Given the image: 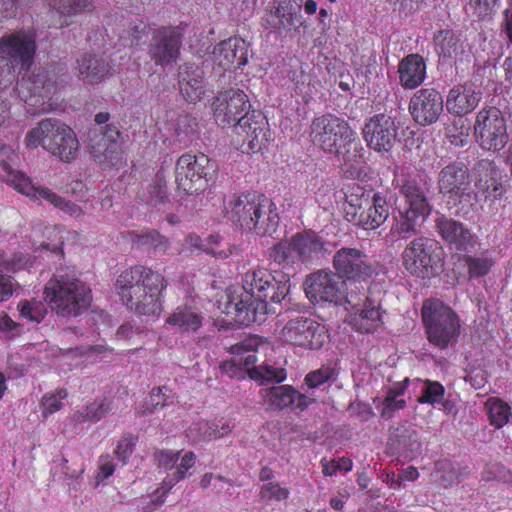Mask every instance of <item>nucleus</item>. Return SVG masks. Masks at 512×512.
<instances>
[{"label":"nucleus","instance_id":"nucleus-1","mask_svg":"<svg viewBox=\"0 0 512 512\" xmlns=\"http://www.w3.org/2000/svg\"><path fill=\"white\" fill-rule=\"evenodd\" d=\"M243 292L225 303L223 312L241 325L261 323L270 312L269 305L280 303L289 293L287 273L279 277L264 268L247 271L242 278Z\"/></svg>","mask_w":512,"mask_h":512},{"label":"nucleus","instance_id":"nucleus-2","mask_svg":"<svg viewBox=\"0 0 512 512\" xmlns=\"http://www.w3.org/2000/svg\"><path fill=\"white\" fill-rule=\"evenodd\" d=\"M121 301L141 315H158L162 311L160 295L166 288L164 277L150 268L135 266L123 271L116 281Z\"/></svg>","mask_w":512,"mask_h":512},{"label":"nucleus","instance_id":"nucleus-3","mask_svg":"<svg viewBox=\"0 0 512 512\" xmlns=\"http://www.w3.org/2000/svg\"><path fill=\"white\" fill-rule=\"evenodd\" d=\"M404 206L393 215L389 235L393 240H406L420 231L421 225L430 215L432 206L427 198L422 180L417 175H403L397 179Z\"/></svg>","mask_w":512,"mask_h":512},{"label":"nucleus","instance_id":"nucleus-4","mask_svg":"<svg viewBox=\"0 0 512 512\" xmlns=\"http://www.w3.org/2000/svg\"><path fill=\"white\" fill-rule=\"evenodd\" d=\"M44 296L52 311L62 317L80 315L92 301L90 288L67 273L55 274L45 285Z\"/></svg>","mask_w":512,"mask_h":512},{"label":"nucleus","instance_id":"nucleus-5","mask_svg":"<svg viewBox=\"0 0 512 512\" xmlns=\"http://www.w3.org/2000/svg\"><path fill=\"white\" fill-rule=\"evenodd\" d=\"M28 148L42 146L62 161L73 160L79 150L75 132L57 119H43L38 126L28 131L25 137Z\"/></svg>","mask_w":512,"mask_h":512},{"label":"nucleus","instance_id":"nucleus-6","mask_svg":"<svg viewBox=\"0 0 512 512\" xmlns=\"http://www.w3.org/2000/svg\"><path fill=\"white\" fill-rule=\"evenodd\" d=\"M440 193L448 195L450 209L454 214L465 217L474 207L476 195L471 186V175L467 165L454 161L443 167L438 173Z\"/></svg>","mask_w":512,"mask_h":512},{"label":"nucleus","instance_id":"nucleus-7","mask_svg":"<svg viewBox=\"0 0 512 512\" xmlns=\"http://www.w3.org/2000/svg\"><path fill=\"white\" fill-rule=\"evenodd\" d=\"M57 89V74L52 69H38L24 75L16 84L19 98L25 103L26 113L32 116L53 110V94Z\"/></svg>","mask_w":512,"mask_h":512},{"label":"nucleus","instance_id":"nucleus-8","mask_svg":"<svg viewBox=\"0 0 512 512\" xmlns=\"http://www.w3.org/2000/svg\"><path fill=\"white\" fill-rule=\"evenodd\" d=\"M443 248L435 239L420 236L411 240L401 253L404 269L420 279H431L443 269Z\"/></svg>","mask_w":512,"mask_h":512},{"label":"nucleus","instance_id":"nucleus-9","mask_svg":"<svg viewBox=\"0 0 512 512\" xmlns=\"http://www.w3.org/2000/svg\"><path fill=\"white\" fill-rule=\"evenodd\" d=\"M36 32L18 30L0 37V76L7 71L14 78L13 71H27L36 53Z\"/></svg>","mask_w":512,"mask_h":512},{"label":"nucleus","instance_id":"nucleus-10","mask_svg":"<svg viewBox=\"0 0 512 512\" xmlns=\"http://www.w3.org/2000/svg\"><path fill=\"white\" fill-rule=\"evenodd\" d=\"M422 318L426 325L428 340L445 349L455 342L460 334L457 314L440 301H427L422 308Z\"/></svg>","mask_w":512,"mask_h":512},{"label":"nucleus","instance_id":"nucleus-11","mask_svg":"<svg viewBox=\"0 0 512 512\" xmlns=\"http://www.w3.org/2000/svg\"><path fill=\"white\" fill-rule=\"evenodd\" d=\"M357 282L350 281V285L346 284V288L340 291L339 303L337 305H348L351 309L359 312L363 320H367L370 324L365 327L367 333L372 332L378 322H381V302L384 295L383 290L378 285L370 286L367 293L364 288L359 287Z\"/></svg>","mask_w":512,"mask_h":512},{"label":"nucleus","instance_id":"nucleus-12","mask_svg":"<svg viewBox=\"0 0 512 512\" xmlns=\"http://www.w3.org/2000/svg\"><path fill=\"white\" fill-rule=\"evenodd\" d=\"M215 170L216 164L208 156L185 153L176 162L177 187L186 194H198L206 189L208 176Z\"/></svg>","mask_w":512,"mask_h":512},{"label":"nucleus","instance_id":"nucleus-13","mask_svg":"<svg viewBox=\"0 0 512 512\" xmlns=\"http://www.w3.org/2000/svg\"><path fill=\"white\" fill-rule=\"evenodd\" d=\"M474 136L482 149L501 151L509 141L503 113L496 107L480 110L474 123Z\"/></svg>","mask_w":512,"mask_h":512},{"label":"nucleus","instance_id":"nucleus-14","mask_svg":"<svg viewBox=\"0 0 512 512\" xmlns=\"http://www.w3.org/2000/svg\"><path fill=\"white\" fill-rule=\"evenodd\" d=\"M350 136H356L355 131L346 120L334 114L316 117L310 125L312 143L328 154L338 151L339 145Z\"/></svg>","mask_w":512,"mask_h":512},{"label":"nucleus","instance_id":"nucleus-15","mask_svg":"<svg viewBox=\"0 0 512 512\" xmlns=\"http://www.w3.org/2000/svg\"><path fill=\"white\" fill-rule=\"evenodd\" d=\"M400 123L390 112L377 113L368 118L362 128V136L367 146L377 153H389L400 142Z\"/></svg>","mask_w":512,"mask_h":512},{"label":"nucleus","instance_id":"nucleus-16","mask_svg":"<svg viewBox=\"0 0 512 512\" xmlns=\"http://www.w3.org/2000/svg\"><path fill=\"white\" fill-rule=\"evenodd\" d=\"M182 39L179 27L163 26L153 30L147 49L150 59L162 68L172 67L179 59Z\"/></svg>","mask_w":512,"mask_h":512},{"label":"nucleus","instance_id":"nucleus-17","mask_svg":"<svg viewBox=\"0 0 512 512\" xmlns=\"http://www.w3.org/2000/svg\"><path fill=\"white\" fill-rule=\"evenodd\" d=\"M332 263L336 273L343 280L364 282L375 273L369 256L355 247H342L337 250Z\"/></svg>","mask_w":512,"mask_h":512},{"label":"nucleus","instance_id":"nucleus-18","mask_svg":"<svg viewBox=\"0 0 512 512\" xmlns=\"http://www.w3.org/2000/svg\"><path fill=\"white\" fill-rule=\"evenodd\" d=\"M119 137V129L112 124H106L89 132V152L98 165L110 167L117 164L121 157Z\"/></svg>","mask_w":512,"mask_h":512},{"label":"nucleus","instance_id":"nucleus-19","mask_svg":"<svg viewBox=\"0 0 512 512\" xmlns=\"http://www.w3.org/2000/svg\"><path fill=\"white\" fill-rule=\"evenodd\" d=\"M325 338V327L305 316L289 320L281 331L283 341L307 349H320Z\"/></svg>","mask_w":512,"mask_h":512},{"label":"nucleus","instance_id":"nucleus-20","mask_svg":"<svg viewBox=\"0 0 512 512\" xmlns=\"http://www.w3.org/2000/svg\"><path fill=\"white\" fill-rule=\"evenodd\" d=\"M305 293L313 303H339L340 291L346 288V281L336 272L320 270L307 276Z\"/></svg>","mask_w":512,"mask_h":512},{"label":"nucleus","instance_id":"nucleus-21","mask_svg":"<svg viewBox=\"0 0 512 512\" xmlns=\"http://www.w3.org/2000/svg\"><path fill=\"white\" fill-rule=\"evenodd\" d=\"M265 197L264 194L257 192L234 195L225 207L227 219L234 226L247 232L249 228L254 227V218L260 215L261 208L265 207L262 202Z\"/></svg>","mask_w":512,"mask_h":512},{"label":"nucleus","instance_id":"nucleus-22","mask_svg":"<svg viewBox=\"0 0 512 512\" xmlns=\"http://www.w3.org/2000/svg\"><path fill=\"white\" fill-rule=\"evenodd\" d=\"M233 128L237 135L242 136L248 153L261 151L269 140L268 122L261 111H247L235 122Z\"/></svg>","mask_w":512,"mask_h":512},{"label":"nucleus","instance_id":"nucleus-23","mask_svg":"<svg viewBox=\"0 0 512 512\" xmlns=\"http://www.w3.org/2000/svg\"><path fill=\"white\" fill-rule=\"evenodd\" d=\"M443 97L432 87L421 88L411 97L408 105L413 120L420 126L436 123L443 112Z\"/></svg>","mask_w":512,"mask_h":512},{"label":"nucleus","instance_id":"nucleus-24","mask_svg":"<svg viewBox=\"0 0 512 512\" xmlns=\"http://www.w3.org/2000/svg\"><path fill=\"white\" fill-rule=\"evenodd\" d=\"M248 96L240 89L221 92L213 102L214 118L217 124L234 126L235 122L250 110Z\"/></svg>","mask_w":512,"mask_h":512},{"label":"nucleus","instance_id":"nucleus-25","mask_svg":"<svg viewBox=\"0 0 512 512\" xmlns=\"http://www.w3.org/2000/svg\"><path fill=\"white\" fill-rule=\"evenodd\" d=\"M434 223L436 232L450 249L466 251L473 247L474 234L462 222L440 214Z\"/></svg>","mask_w":512,"mask_h":512},{"label":"nucleus","instance_id":"nucleus-26","mask_svg":"<svg viewBox=\"0 0 512 512\" xmlns=\"http://www.w3.org/2000/svg\"><path fill=\"white\" fill-rule=\"evenodd\" d=\"M178 86L184 100L188 103L201 101L206 94V82L201 66L186 62L178 67Z\"/></svg>","mask_w":512,"mask_h":512},{"label":"nucleus","instance_id":"nucleus-27","mask_svg":"<svg viewBox=\"0 0 512 512\" xmlns=\"http://www.w3.org/2000/svg\"><path fill=\"white\" fill-rule=\"evenodd\" d=\"M387 445L390 454L410 459L417 457L422 450L416 429L408 423L390 428Z\"/></svg>","mask_w":512,"mask_h":512},{"label":"nucleus","instance_id":"nucleus-28","mask_svg":"<svg viewBox=\"0 0 512 512\" xmlns=\"http://www.w3.org/2000/svg\"><path fill=\"white\" fill-rule=\"evenodd\" d=\"M213 55L225 70L241 68L248 62V44L242 38L231 37L217 44Z\"/></svg>","mask_w":512,"mask_h":512},{"label":"nucleus","instance_id":"nucleus-29","mask_svg":"<svg viewBox=\"0 0 512 512\" xmlns=\"http://www.w3.org/2000/svg\"><path fill=\"white\" fill-rule=\"evenodd\" d=\"M482 93L473 85L453 87L446 99V109L449 113L462 117L472 112L479 104Z\"/></svg>","mask_w":512,"mask_h":512},{"label":"nucleus","instance_id":"nucleus-30","mask_svg":"<svg viewBox=\"0 0 512 512\" xmlns=\"http://www.w3.org/2000/svg\"><path fill=\"white\" fill-rule=\"evenodd\" d=\"M291 245L302 262L318 260L328 252L326 243L313 231L296 234Z\"/></svg>","mask_w":512,"mask_h":512},{"label":"nucleus","instance_id":"nucleus-31","mask_svg":"<svg viewBox=\"0 0 512 512\" xmlns=\"http://www.w3.org/2000/svg\"><path fill=\"white\" fill-rule=\"evenodd\" d=\"M193 302L189 300L176 307L166 322L177 327L182 333L197 332L202 327L204 318L201 310Z\"/></svg>","mask_w":512,"mask_h":512},{"label":"nucleus","instance_id":"nucleus-32","mask_svg":"<svg viewBox=\"0 0 512 512\" xmlns=\"http://www.w3.org/2000/svg\"><path fill=\"white\" fill-rule=\"evenodd\" d=\"M400 84L405 89H415L426 77V64L419 54L405 56L398 66Z\"/></svg>","mask_w":512,"mask_h":512},{"label":"nucleus","instance_id":"nucleus-33","mask_svg":"<svg viewBox=\"0 0 512 512\" xmlns=\"http://www.w3.org/2000/svg\"><path fill=\"white\" fill-rule=\"evenodd\" d=\"M108 62L98 55L85 54L77 60L78 78L85 84L94 85L110 73Z\"/></svg>","mask_w":512,"mask_h":512},{"label":"nucleus","instance_id":"nucleus-34","mask_svg":"<svg viewBox=\"0 0 512 512\" xmlns=\"http://www.w3.org/2000/svg\"><path fill=\"white\" fill-rule=\"evenodd\" d=\"M379 194L372 189H366L358 184L349 186L345 193L347 202L346 216L348 220L355 223L357 215L367 210V207Z\"/></svg>","mask_w":512,"mask_h":512},{"label":"nucleus","instance_id":"nucleus-35","mask_svg":"<svg viewBox=\"0 0 512 512\" xmlns=\"http://www.w3.org/2000/svg\"><path fill=\"white\" fill-rule=\"evenodd\" d=\"M262 202L265 204V207L261 208L260 215H257L254 218L252 222L254 227L249 228L247 232H254L259 236L274 237V235L277 233L280 223L277 207L275 203L267 196L264 200H262Z\"/></svg>","mask_w":512,"mask_h":512},{"label":"nucleus","instance_id":"nucleus-36","mask_svg":"<svg viewBox=\"0 0 512 512\" xmlns=\"http://www.w3.org/2000/svg\"><path fill=\"white\" fill-rule=\"evenodd\" d=\"M390 207L386 199L379 194L370 203L367 210L362 214H358L355 219V225L362 227L365 230H373L381 226L389 217Z\"/></svg>","mask_w":512,"mask_h":512},{"label":"nucleus","instance_id":"nucleus-37","mask_svg":"<svg viewBox=\"0 0 512 512\" xmlns=\"http://www.w3.org/2000/svg\"><path fill=\"white\" fill-rule=\"evenodd\" d=\"M219 424L218 423H211L208 421H199L196 423H193L187 430V436L188 438L194 442L199 443L203 441H209L212 439H217L224 437L225 435L229 434L234 424L228 420H225L224 423H222V430L219 431L218 429Z\"/></svg>","mask_w":512,"mask_h":512},{"label":"nucleus","instance_id":"nucleus-38","mask_svg":"<svg viewBox=\"0 0 512 512\" xmlns=\"http://www.w3.org/2000/svg\"><path fill=\"white\" fill-rule=\"evenodd\" d=\"M261 395L264 403L271 409L283 410L294 405L297 390L290 385H279L262 389Z\"/></svg>","mask_w":512,"mask_h":512},{"label":"nucleus","instance_id":"nucleus-39","mask_svg":"<svg viewBox=\"0 0 512 512\" xmlns=\"http://www.w3.org/2000/svg\"><path fill=\"white\" fill-rule=\"evenodd\" d=\"M300 15H297L291 9L290 2L281 1L274 11H271L267 17V24L275 31L281 33L283 31H290L296 26L299 21Z\"/></svg>","mask_w":512,"mask_h":512},{"label":"nucleus","instance_id":"nucleus-40","mask_svg":"<svg viewBox=\"0 0 512 512\" xmlns=\"http://www.w3.org/2000/svg\"><path fill=\"white\" fill-rule=\"evenodd\" d=\"M479 171L486 173L487 179L483 185L488 197L500 198L505 192L503 172L489 160H481L477 164Z\"/></svg>","mask_w":512,"mask_h":512},{"label":"nucleus","instance_id":"nucleus-41","mask_svg":"<svg viewBox=\"0 0 512 512\" xmlns=\"http://www.w3.org/2000/svg\"><path fill=\"white\" fill-rule=\"evenodd\" d=\"M364 148L356 141V136H350L339 145L338 151L331 153L338 161L351 169H358L364 162Z\"/></svg>","mask_w":512,"mask_h":512},{"label":"nucleus","instance_id":"nucleus-42","mask_svg":"<svg viewBox=\"0 0 512 512\" xmlns=\"http://www.w3.org/2000/svg\"><path fill=\"white\" fill-rule=\"evenodd\" d=\"M408 383L409 379L405 378L402 382H398L393 387L389 388L380 411L382 417L390 419L396 411L406 406V401L401 398V396L404 395Z\"/></svg>","mask_w":512,"mask_h":512},{"label":"nucleus","instance_id":"nucleus-43","mask_svg":"<svg viewBox=\"0 0 512 512\" xmlns=\"http://www.w3.org/2000/svg\"><path fill=\"white\" fill-rule=\"evenodd\" d=\"M46 5L60 17H72L95 8L93 0H45Z\"/></svg>","mask_w":512,"mask_h":512},{"label":"nucleus","instance_id":"nucleus-44","mask_svg":"<svg viewBox=\"0 0 512 512\" xmlns=\"http://www.w3.org/2000/svg\"><path fill=\"white\" fill-rule=\"evenodd\" d=\"M260 344L257 336H250L231 347V352L237 357H242V367L249 375V370L254 367L257 357L255 351Z\"/></svg>","mask_w":512,"mask_h":512},{"label":"nucleus","instance_id":"nucleus-45","mask_svg":"<svg viewBox=\"0 0 512 512\" xmlns=\"http://www.w3.org/2000/svg\"><path fill=\"white\" fill-rule=\"evenodd\" d=\"M459 39L450 30H441L435 35V49L443 60L453 59L460 50Z\"/></svg>","mask_w":512,"mask_h":512},{"label":"nucleus","instance_id":"nucleus-46","mask_svg":"<svg viewBox=\"0 0 512 512\" xmlns=\"http://www.w3.org/2000/svg\"><path fill=\"white\" fill-rule=\"evenodd\" d=\"M142 201L151 206H159L167 199L166 181L162 172H157L152 182L142 191Z\"/></svg>","mask_w":512,"mask_h":512},{"label":"nucleus","instance_id":"nucleus-47","mask_svg":"<svg viewBox=\"0 0 512 512\" xmlns=\"http://www.w3.org/2000/svg\"><path fill=\"white\" fill-rule=\"evenodd\" d=\"M485 407L491 425L501 428L508 423L511 409L507 403L498 398H490L486 402Z\"/></svg>","mask_w":512,"mask_h":512},{"label":"nucleus","instance_id":"nucleus-48","mask_svg":"<svg viewBox=\"0 0 512 512\" xmlns=\"http://www.w3.org/2000/svg\"><path fill=\"white\" fill-rule=\"evenodd\" d=\"M470 126L462 117L454 120L446 127V136L451 145L464 147L469 141Z\"/></svg>","mask_w":512,"mask_h":512},{"label":"nucleus","instance_id":"nucleus-49","mask_svg":"<svg viewBox=\"0 0 512 512\" xmlns=\"http://www.w3.org/2000/svg\"><path fill=\"white\" fill-rule=\"evenodd\" d=\"M18 310L21 317L40 323L47 315V307L39 300H21L18 304Z\"/></svg>","mask_w":512,"mask_h":512},{"label":"nucleus","instance_id":"nucleus-50","mask_svg":"<svg viewBox=\"0 0 512 512\" xmlns=\"http://www.w3.org/2000/svg\"><path fill=\"white\" fill-rule=\"evenodd\" d=\"M37 193L40 198L45 199L56 208H59L60 210L68 213L71 216L77 217L82 212L81 208L78 205L62 198L61 196L57 195L56 193L52 192L47 188L38 189Z\"/></svg>","mask_w":512,"mask_h":512},{"label":"nucleus","instance_id":"nucleus-51","mask_svg":"<svg viewBox=\"0 0 512 512\" xmlns=\"http://www.w3.org/2000/svg\"><path fill=\"white\" fill-rule=\"evenodd\" d=\"M196 455L189 451L185 453L181 459L179 465H177L174 471L167 475L163 479V485L168 489H171L175 484L185 478L187 471L192 468L195 464Z\"/></svg>","mask_w":512,"mask_h":512},{"label":"nucleus","instance_id":"nucleus-52","mask_svg":"<svg viewBox=\"0 0 512 512\" xmlns=\"http://www.w3.org/2000/svg\"><path fill=\"white\" fill-rule=\"evenodd\" d=\"M445 395L444 386L432 380L423 381V385L421 387V395L418 398V402L424 404H439L443 401Z\"/></svg>","mask_w":512,"mask_h":512},{"label":"nucleus","instance_id":"nucleus-53","mask_svg":"<svg viewBox=\"0 0 512 512\" xmlns=\"http://www.w3.org/2000/svg\"><path fill=\"white\" fill-rule=\"evenodd\" d=\"M249 377L253 380H261L262 383L270 381L280 383L286 379V372L282 368L271 365L254 366L249 370Z\"/></svg>","mask_w":512,"mask_h":512},{"label":"nucleus","instance_id":"nucleus-54","mask_svg":"<svg viewBox=\"0 0 512 512\" xmlns=\"http://www.w3.org/2000/svg\"><path fill=\"white\" fill-rule=\"evenodd\" d=\"M462 259L468 269L470 279L487 275L493 264L492 260L486 257L463 255Z\"/></svg>","mask_w":512,"mask_h":512},{"label":"nucleus","instance_id":"nucleus-55","mask_svg":"<svg viewBox=\"0 0 512 512\" xmlns=\"http://www.w3.org/2000/svg\"><path fill=\"white\" fill-rule=\"evenodd\" d=\"M32 264V257L26 253L16 252L11 258L7 259L3 252V263L0 264V270L3 272H17Z\"/></svg>","mask_w":512,"mask_h":512},{"label":"nucleus","instance_id":"nucleus-56","mask_svg":"<svg viewBox=\"0 0 512 512\" xmlns=\"http://www.w3.org/2000/svg\"><path fill=\"white\" fill-rule=\"evenodd\" d=\"M335 376V369L329 366H322L321 368L306 375L305 384L308 386V388L315 389L326 382L334 380Z\"/></svg>","mask_w":512,"mask_h":512},{"label":"nucleus","instance_id":"nucleus-57","mask_svg":"<svg viewBox=\"0 0 512 512\" xmlns=\"http://www.w3.org/2000/svg\"><path fill=\"white\" fill-rule=\"evenodd\" d=\"M292 245L287 243L279 242L278 244L274 245L269 253V258L274 263L278 264L279 266H282L283 268H286L288 266H291L293 263V256H292Z\"/></svg>","mask_w":512,"mask_h":512},{"label":"nucleus","instance_id":"nucleus-58","mask_svg":"<svg viewBox=\"0 0 512 512\" xmlns=\"http://www.w3.org/2000/svg\"><path fill=\"white\" fill-rule=\"evenodd\" d=\"M138 244L141 246H149L154 251L164 253L168 248V239L160 235L157 231L151 230L138 235Z\"/></svg>","mask_w":512,"mask_h":512},{"label":"nucleus","instance_id":"nucleus-59","mask_svg":"<svg viewBox=\"0 0 512 512\" xmlns=\"http://www.w3.org/2000/svg\"><path fill=\"white\" fill-rule=\"evenodd\" d=\"M68 396L65 389H59L55 393L45 394L42 398L43 415L53 414L62 408V400Z\"/></svg>","mask_w":512,"mask_h":512},{"label":"nucleus","instance_id":"nucleus-60","mask_svg":"<svg viewBox=\"0 0 512 512\" xmlns=\"http://www.w3.org/2000/svg\"><path fill=\"white\" fill-rule=\"evenodd\" d=\"M175 396L167 387L154 388L150 393V403L154 409L164 408L174 403Z\"/></svg>","mask_w":512,"mask_h":512},{"label":"nucleus","instance_id":"nucleus-61","mask_svg":"<svg viewBox=\"0 0 512 512\" xmlns=\"http://www.w3.org/2000/svg\"><path fill=\"white\" fill-rule=\"evenodd\" d=\"M498 0H469V9L478 18L490 16L497 5Z\"/></svg>","mask_w":512,"mask_h":512},{"label":"nucleus","instance_id":"nucleus-62","mask_svg":"<svg viewBox=\"0 0 512 512\" xmlns=\"http://www.w3.org/2000/svg\"><path fill=\"white\" fill-rule=\"evenodd\" d=\"M260 494L263 499L274 498L280 501L288 498L289 490L287 488L280 487L276 482H269L261 488Z\"/></svg>","mask_w":512,"mask_h":512},{"label":"nucleus","instance_id":"nucleus-63","mask_svg":"<svg viewBox=\"0 0 512 512\" xmlns=\"http://www.w3.org/2000/svg\"><path fill=\"white\" fill-rule=\"evenodd\" d=\"M221 369L230 378H242L246 374L242 367V357H237L236 355L230 361L223 362Z\"/></svg>","mask_w":512,"mask_h":512},{"label":"nucleus","instance_id":"nucleus-64","mask_svg":"<svg viewBox=\"0 0 512 512\" xmlns=\"http://www.w3.org/2000/svg\"><path fill=\"white\" fill-rule=\"evenodd\" d=\"M135 447V439L132 436H125L119 442L115 449V454L119 460L126 463L127 459L132 455Z\"/></svg>","mask_w":512,"mask_h":512}]
</instances>
